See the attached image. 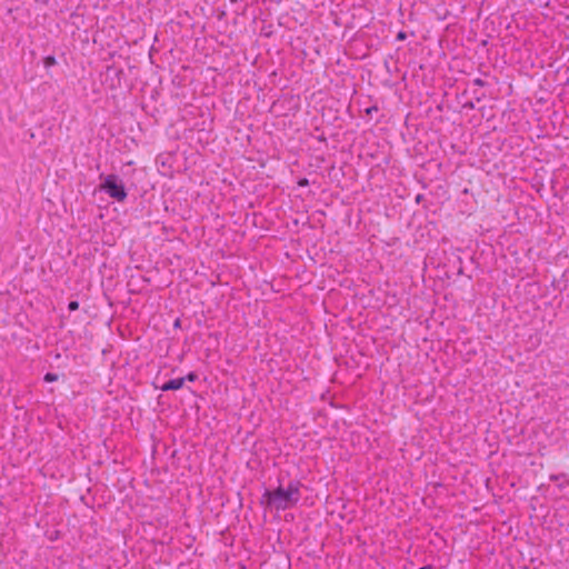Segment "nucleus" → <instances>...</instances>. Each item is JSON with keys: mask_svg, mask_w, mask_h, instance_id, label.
Listing matches in <instances>:
<instances>
[{"mask_svg": "<svg viewBox=\"0 0 569 569\" xmlns=\"http://www.w3.org/2000/svg\"><path fill=\"white\" fill-rule=\"evenodd\" d=\"M300 499L299 483L290 482L287 487L279 486L274 490H267L261 503L271 510H286L293 507Z\"/></svg>", "mask_w": 569, "mask_h": 569, "instance_id": "1", "label": "nucleus"}, {"mask_svg": "<svg viewBox=\"0 0 569 569\" xmlns=\"http://www.w3.org/2000/svg\"><path fill=\"white\" fill-rule=\"evenodd\" d=\"M103 182L100 184V190H103L110 198L117 201H124L127 191L123 182L117 174L100 176Z\"/></svg>", "mask_w": 569, "mask_h": 569, "instance_id": "2", "label": "nucleus"}, {"mask_svg": "<svg viewBox=\"0 0 569 569\" xmlns=\"http://www.w3.org/2000/svg\"><path fill=\"white\" fill-rule=\"evenodd\" d=\"M186 378H176L167 381L161 386L162 391L179 390L183 387Z\"/></svg>", "mask_w": 569, "mask_h": 569, "instance_id": "3", "label": "nucleus"}, {"mask_svg": "<svg viewBox=\"0 0 569 569\" xmlns=\"http://www.w3.org/2000/svg\"><path fill=\"white\" fill-rule=\"evenodd\" d=\"M57 63L56 58L53 56H48L43 60V64L46 68H50Z\"/></svg>", "mask_w": 569, "mask_h": 569, "instance_id": "4", "label": "nucleus"}, {"mask_svg": "<svg viewBox=\"0 0 569 569\" xmlns=\"http://www.w3.org/2000/svg\"><path fill=\"white\" fill-rule=\"evenodd\" d=\"M44 381L47 382H53V381H57L58 380V375L53 373V372H47L44 375Z\"/></svg>", "mask_w": 569, "mask_h": 569, "instance_id": "5", "label": "nucleus"}, {"mask_svg": "<svg viewBox=\"0 0 569 569\" xmlns=\"http://www.w3.org/2000/svg\"><path fill=\"white\" fill-rule=\"evenodd\" d=\"M68 309L70 311H76L79 309V302L78 301H70L69 305H68Z\"/></svg>", "mask_w": 569, "mask_h": 569, "instance_id": "6", "label": "nucleus"}, {"mask_svg": "<svg viewBox=\"0 0 569 569\" xmlns=\"http://www.w3.org/2000/svg\"><path fill=\"white\" fill-rule=\"evenodd\" d=\"M184 378H186V381H191L192 382V381L198 379V376L194 372H189Z\"/></svg>", "mask_w": 569, "mask_h": 569, "instance_id": "7", "label": "nucleus"}, {"mask_svg": "<svg viewBox=\"0 0 569 569\" xmlns=\"http://www.w3.org/2000/svg\"><path fill=\"white\" fill-rule=\"evenodd\" d=\"M473 83L479 87H483L486 84V82L480 78L475 79Z\"/></svg>", "mask_w": 569, "mask_h": 569, "instance_id": "8", "label": "nucleus"}, {"mask_svg": "<svg viewBox=\"0 0 569 569\" xmlns=\"http://www.w3.org/2000/svg\"><path fill=\"white\" fill-rule=\"evenodd\" d=\"M298 184H299L300 187H306V186H308V184H309V181H308V179H307V178H302V179H300V180H299Z\"/></svg>", "mask_w": 569, "mask_h": 569, "instance_id": "9", "label": "nucleus"}, {"mask_svg": "<svg viewBox=\"0 0 569 569\" xmlns=\"http://www.w3.org/2000/svg\"><path fill=\"white\" fill-rule=\"evenodd\" d=\"M406 38H407L406 32H403V31L398 32L397 40H405Z\"/></svg>", "mask_w": 569, "mask_h": 569, "instance_id": "10", "label": "nucleus"}, {"mask_svg": "<svg viewBox=\"0 0 569 569\" xmlns=\"http://www.w3.org/2000/svg\"><path fill=\"white\" fill-rule=\"evenodd\" d=\"M465 108L473 109L475 104H473V102H468L465 104Z\"/></svg>", "mask_w": 569, "mask_h": 569, "instance_id": "11", "label": "nucleus"}, {"mask_svg": "<svg viewBox=\"0 0 569 569\" xmlns=\"http://www.w3.org/2000/svg\"><path fill=\"white\" fill-rule=\"evenodd\" d=\"M419 569H433L432 566H425V567H421Z\"/></svg>", "mask_w": 569, "mask_h": 569, "instance_id": "12", "label": "nucleus"}]
</instances>
